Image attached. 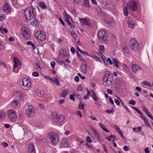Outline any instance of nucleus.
<instances>
[{
  "mask_svg": "<svg viewBox=\"0 0 153 153\" xmlns=\"http://www.w3.org/2000/svg\"><path fill=\"white\" fill-rule=\"evenodd\" d=\"M32 74L33 76L36 77H37L39 75V73L36 71L33 72Z\"/></svg>",
  "mask_w": 153,
  "mask_h": 153,
  "instance_id": "60",
  "label": "nucleus"
},
{
  "mask_svg": "<svg viewBox=\"0 0 153 153\" xmlns=\"http://www.w3.org/2000/svg\"><path fill=\"white\" fill-rule=\"evenodd\" d=\"M31 106H28V108L25 110V114L28 117H32L33 115L34 111Z\"/></svg>",
  "mask_w": 153,
  "mask_h": 153,
  "instance_id": "9",
  "label": "nucleus"
},
{
  "mask_svg": "<svg viewBox=\"0 0 153 153\" xmlns=\"http://www.w3.org/2000/svg\"><path fill=\"white\" fill-rule=\"evenodd\" d=\"M140 69H141L139 66L136 65H133L131 67L132 70L134 73H135L137 70Z\"/></svg>",
  "mask_w": 153,
  "mask_h": 153,
  "instance_id": "19",
  "label": "nucleus"
},
{
  "mask_svg": "<svg viewBox=\"0 0 153 153\" xmlns=\"http://www.w3.org/2000/svg\"><path fill=\"white\" fill-rule=\"evenodd\" d=\"M35 93L39 97H41L44 95V92L39 90H37L36 91Z\"/></svg>",
  "mask_w": 153,
  "mask_h": 153,
  "instance_id": "26",
  "label": "nucleus"
},
{
  "mask_svg": "<svg viewBox=\"0 0 153 153\" xmlns=\"http://www.w3.org/2000/svg\"><path fill=\"white\" fill-rule=\"evenodd\" d=\"M128 10L127 7H125L123 10V13L124 16H127L128 15Z\"/></svg>",
  "mask_w": 153,
  "mask_h": 153,
  "instance_id": "43",
  "label": "nucleus"
},
{
  "mask_svg": "<svg viewBox=\"0 0 153 153\" xmlns=\"http://www.w3.org/2000/svg\"><path fill=\"white\" fill-rule=\"evenodd\" d=\"M110 7L109 8V10H114L115 8V5L114 3L113 2H111L110 3Z\"/></svg>",
  "mask_w": 153,
  "mask_h": 153,
  "instance_id": "36",
  "label": "nucleus"
},
{
  "mask_svg": "<svg viewBox=\"0 0 153 153\" xmlns=\"http://www.w3.org/2000/svg\"><path fill=\"white\" fill-rule=\"evenodd\" d=\"M103 84L106 86L110 85L112 82L108 79L106 75H105L103 79Z\"/></svg>",
  "mask_w": 153,
  "mask_h": 153,
  "instance_id": "11",
  "label": "nucleus"
},
{
  "mask_svg": "<svg viewBox=\"0 0 153 153\" xmlns=\"http://www.w3.org/2000/svg\"><path fill=\"white\" fill-rule=\"evenodd\" d=\"M15 94L17 96H18L20 98H21L23 97V95L21 91H17L16 92Z\"/></svg>",
  "mask_w": 153,
  "mask_h": 153,
  "instance_id": "42",
  "label": "nucleus"
},
{
  "mask_svg": "<svg viewBox=\"0 0 153 153\" xmlns=\"http://www.w3.org/2000/svg\"><path fill=\"white\" fill-rule=\"evenodd\" d=\"M31 24L34 27H37L38 26V21L36 18V16H35L34 21L31 23Z\"/></svg>",
  "mask_w": 153,
  "mask_h": 153,
  "instance_id": "30",
  "label": "nucleus"
},
{
  "mask_svg": "<svg viewBox=\"0 0 153 153\" xmlns=\"http://www.w3.org/2000/svg\"><path fill=\"white\" fill-rule=\"evenodd\" d=\"M24 13L26 19L28 21L31 20L34 17H35V16H36L34 14V9L30 7L26 8Z\"/></svg>",
  "mask_w": 153,
  "mask_h": 153,
  "instance_id": "1",
  "label": "nucleus"
},
{
  "mask_svg": "<svg viewBox=\"0 0 153 153\" xmlns=\"http://www.w3.org/2000/svg\"><path fill=\"white\" fill-rule=\"evenodd\" d=\"M91 129L94 133V134L95 135V137L96 138H98L99 139V135L97 132V131L91 125L90 126Z\"/></svg>",
  "mask_w": 153,
  "mask_h": 153,
  "instance_id": "21",
  "label": "nucleus"
},
{
  "mask_svg": "<svg viewBox=\"0 0 153 153\" xmlns=\"http://www.w3.org/2000/svg\"><path fill=\"white\" fill-rule=\"evenodd\" d=\"M84 6L85 7H90L89 4V1L88 0H85L84 1Z\"/></svg>",
  "mask_w": 153,
  "mask_h": 153,
  "instance_id": "38",
  "label": "nucleus"
},
{
  "mask_svg": "<svg viewBox=\"0 0 153 153\" xmlns=\"http://www.w3.org/2000/svg\"><path fill=\"white\" fill-rule=\"evenodd\" d=\"M122 83H120L119 82L116 83L115 86L117 91L119 92H122L123 89L121 88Z\"/></svg>",
  "mask_w": 153,
  "mask_h": 153,
  "instance_id": "13",
  "label": "nucleus"
},
{
  "mask_svg": "<svg viewBox=\"0 0 153 153\" xmlns=\"http://www.w3.org/2000/svg\"><path fill=\"white\" fill-rule=\"evenodd\" d=\"M5 116V114L4 112H1L0 113V120L2 118H4Z\"/></svg>",
  "mask_w": 153,
  "mask_h": 153,
  "instance_id": "48",
  "label": "nucleus"
},
{
  "mask_svg": "<svg viewBox=\"0 0 153 153\" xmlns=\"http://www.w3.org/2000/svg\"><path fill=\"white\" fill-rule=\"evenodd\" d=\"M106 24L111 26H114L115 25V23L113 20L111 19L106 18L104 20Z\"/></svg>",
  "mask_w": 153,
  "mask_h": 153,
  "instance_id": "15",
  "label": "nucleus"
},
{
  "mask_svg": "<svg viewBox=\"0 0 153 153\" xmlns=\"http://www.w3.org/2000/svg\"><path fill=\"white\" fill-rule=\"evenodd\" d=\"M12 104H13L14 105L16 106H19L20 105L19 101H17L15 100H13L12 102Z\"/></svg>",
  "mask_w": 153,
  "mask_h": 153,
  "instance_id": "39",
  "label": "nucleus"
},
{
  "mask_svg": "<svg viewBox=\"0 0 153 153\" xmlns=\"http://www.w3.org/2000/svg\"><path fill=\"white\" fill-rule=\"evenodd\" d=\"M129 104H131L132 105H134L136 104V102L135 101L132 100H131L129 101L128 102Z\"/></svg>",
  "mask_w": 153,
  "mask_h": 153,
  "instance_id": "58",
  "label": "nucleus"
},
{
  "mask_svg": "<svg viewBox=\"0 0 153 153\" xmlns=\"http://www.w3.org/2000/svg\"><path fill=\"white\" fill-rule=\"evenodd\" d=\"M55 62L54 61H52L51 62V67L54 69L55 66Z\"/></svg>",
  "mask_w": 153,
  "mask_h": 153,
  "instance_id": "61",
  "label": "nucleus"
},
{
  "mask_svg": "<svg viewBox=\"0 0 153 153\" xmlns=\"http://www.w3.org/2000/svg\"><path fill=\"white\" fill-rule=\"evenodd\" d=\"M79 51L82 54L85 55V56H89V54L87 52H85L84 51L82 50H79Z\"/></svg>",
  "mask_w": 153,
  "mask_h": 153,
  "instance_id": "49",
  "label": "nucleus"
},
{
  "mask_svg": "<svg viewBox=\"0 0 153 153\" xmlns=\"http://www.w3.org/2000/svg\"><path fill=\"white\" fill-rule=\"evenodd\" d=\"M58 116V114L55 112L53 113L52 114V117L53 120L56 122H57Z\"/></svg>",
  "mask_w": 153,
  "mask_h": 153,
  "instance_id": "27",
  "label": "nucleus"
},
{
  "mask_svg": "<svg viewBox=\"0 0 153 153\" xmlns=\"http://www.w3.org/2000/svg\"><path fill=\"white\" fill-rule=\"evenodd\" d=\"M58 118L57 122L60 123L63 121L65 119V117L62 115H59Z\"/></svg>",
  "mask_w": 153,
  "mask_h": 153,
  "instance_id": "31",
  "label": "nucleus"
},
{
  "mask_svg": "<svg viewBox=\"0 0 153 153\" xmlns=\"http://www.w3.org/2000/svg\"><path fill=\"white\" fill-rule=\"evenodd\" d=\"M59 64L60 65L63 66L65 68H66L67 67V66H66V65L65 63L64 62L62 61H60L59 62Z\"/></svg>",
  "mask_w": 153,
  "mask_h": 153,
  "instance_id": "56",
  "label": "nucleus"
},
{
  "mask_svg": "<svg viewBox=\"0 0 153 153\" xmlns=\"http://www.w3.org/2000/svg\"><path fill=\"white\" fill-rule=\"evenodd\" d=\"M0 29L1 30H0V32H1L2 33H3V31L5 33H7V29L2 26H1L0 27Z\"/></svg>",
  "mask_w": 153,
  "mask_h": 153,
  "instance_id": "40",
  "label": "nucleus"
},
{
  "mask_svg": "<svg viewBox=\"0 0 153 153\" xmlns=\"http://www.w3.org/2000/svg\"><path fill=\"white\" fill-rule=\"evenodd\" d=\"M80 22L82 24H84L85 25H87L88 26H90V22L88 21L87 20V18H81L79 19Z\"/></svg>",
  "mask_w": 153,
  "mask_h": 153,
  "instance_id": "14",
  "label": "nucleus"
},
{
  "mask_svg": "<svg viewBox=\"0 0 153 153\" xmlns=\"http://www.w3.org/2000/svg\"><path fill=\"white\" fill-rule=\"evenodd\" d=\"M48 137L52 144H55L58 141L57 134L53 132H51L48 134Z\"/></svg>",
  "mask_w": 153,
  "mask_h": 153,
  "instance_id": "4",
  "label": "nucleus"
},
{
  "mask_svg": "<svg viewBox=\"0 0 153 153\" xmlns=\"http://www.w3.org/2000/svg\"><path fill=\"white\" fill-rule=\"evenodd\" d=\"M40 7L43 9H46L47 8L45 4V3L42 2H39V4Z\"/></svg>",
  "mask_w": 153,
  "mask_h": 153,
  "instance_id": "41",
  "label": "nucleus"
},
{
  "mask_svg": "<svg viewBox=\"0 0 153 153\" xmlns=\"http://www.w3.org/2000/svg\"><path fill=\"white\" fill-rule=\"evenodd\" d=\"M127 23L129 27L131 28H133L134 27V23L131 19H129L128 20Z\"/></svg>",
  "mask_w": 153,
  "mask_h": 153,
  "instance_id": "28",
  "label": "nucleus"
},
{
  "mask_svg": "<svg viewBox=\"0 0 153 153\" xmlns=\"http://www.w3.org/2000/svg\"><path fill=\"white\" fill-rule=\"evenodd\" d=\"M99 48H100V50L102 52H103L105 51V48H104V46L103 45H100L99 46Z\"/></svg>",
  "mask_w": 153,
  "mask_h": 153,
  "instance_id": "53",
  "label": "nucleus"
},
{
  "mask_svg": "<svg viewBox=\"0 0 153 153\" xmlns=\"http://www.w3.org/2000/svg\"><path fill=\"white\" fill-rule=\"evenodd\" d=\"M91 93L92 94V95H91V96L93 100L96 101L98 100V98L96 96V94L94 92V91L93 90H92L91 91Z\"/></svg>",
  "mask_w": 153,
  "mask_h": 153,
  "instance_id": "34",
  "label": "nucleus"
},
{
  "mask_svg": "<svg viewBox=\"0 0 153 153\" xmlns=\"http://www.w3.org/2000/svg\"><path fill=\"white\" fill-rule=\"evenodd\" d=\"M68 24V25L70 26V27L72 29H73L74 28V25L71 23L70 21L69 20H67V22H66Z\"/></svg>",
  "mask_w": 153,
  "mask_h": 153,
  "instance_id": "51",
  "label": "nucleus"
},
{
  "mask_svg": "<svg viewBox=\"0 0 153 153\" xmlns=\"http://www.w3.org/2000/svg\"><path fill=\"white\" fill-rule=\"evenodd\" d=\"M27 45H31L33 48H35V45L34 44L32 43L31 41H28L27 42Z\"/></svg>",
  "mask_w": 153,
  "mask_h": 153,
  "instance_id": "50",
  "label": "nucleus"
},
{
  "mask_svg": "<svg viewBox=\"0 0 153 153\" xmlns=\"http://www.w3.org/2000/svg\"><path fill=\"white\" fill-rule=\"evenodd\" d=\"M99 125L100 127L105 131L107 132H109V131L105 128V125H103L102 123H99Z\"/></svg>",
  "mask_w": 153,
  "mask_h": 153,
  "instance_id": "32",
  "label": "nucleus"
},
{
  "mask_svg": "<svg viewBox=\"0 0 153 153\" xmlns=\"http://www.w3.org/2000/svg\"><path fill=\"white\" fill-rule=\"evenodd\" d=\"M129 8L133 11H136L137 9V3L135 1L131 0L128 4Z\"/></svg>",
  "mask_w": 153,
  "mask_h": 153,
  "instance_id": "7",
  "label": "nucleus"
},
{
  "mask_svg": "<svg viewBox=\"0 0 153 153\" xmlns=\"http://www.w3.org/2000/svg\"><path fill=\"white\" fill-rule=\"evenodd\" d=\"M98 38L101 41H104L105 42H107V35L106 32L104 30L100 31L97 34Z\"/></svg>",
  "mask_w": 153,
  "mask_h": 153,
  "instance_id": "5",
  "label": "nucleus"
},
{
  "mask_svg": "<svg viewBox=\"0 0 153 153\" xmlns=\"http://www.w3.org/2000/svg\"><path fill=\"white\" fill-rule=\"evenodd\" d=\"M112 60L113 62L114 65L117 68H119L121 64L118 60L116 58H114Z\"/></svg>",
  "mask_w": 153,
  "mask_h": 153,
  "instance_id": "18",
  "label": "nucleus"
},
{
  "mask_svg": "<svg viewBox=\"0 0 153 153\" xmlns=\"http://www.w3.org/2000/svg\"><path fill=\"white\" fill-rule=\"evenodd\" d=\"M61 146L62 148H67L68 146L67 141L66 140H63L61 143Z\"/></svg>",
  "mask_w": 153,
  "mask_h": 153,
  "instance_id": "24",
  "label": "nucleus"
},
{
  "mask_svg": "<svg viewBox=\"0 0 153 153\" xmlns=\"http://www.w3.org/2000/svg\"><path fill=\"white\" fill-rule=\"evenodd\" d=\"M85 106V104H82L81 102H80V103L78 104L79 108L80 109H83L84 108Z\"/></svg>",
  "mask_w": 153,
  "mask_h": 153,
  "instance_id": "46",
  "label": "nucleus"
},
{
  "mask_svg": "<svg viewBox=\"0 0 153 153\" xmlns=\"http://www.w3.org/2000/svg\"><path fill=\"white\" fill-rule=\"evenodd\" d=\"M91 57L93 58L94 59L96 60L97 61H99L100 58L99 57L95 55H93Z\"/></svg>",
  "mask_w": 153,
  "mask_h": 153,
  "instance_id": "59",
  "label": "nucleus"
},
{
  "mask_svg": "<svg viewBox=\"0 0 153 153\" xmlns=\"http://www.w3.org/2000/svg\"><path fill=\"white\" fill-rule=\"evenodd\" d=\"M22 84L23 86L27 87H30V79L26 77L23 78L22 80Z\"/></svg>",
  "mask_w": 153,
  "mask_h": 153,
  "instance_id": "10",
  "label": "nucleus"
},
{
  "mask_svg": "<svg viewBox=\"0 0 153 153\" xmlns=\"http://www.w3.org/2000/svg\"><path fill=\"white\" fill-rule=\"evenodd\" d=\"M143 84L145 85H147L150 87L152 86L151 83L147 81L143 82Z\"/></svg>",
  "mask_w": 153,
  "mask_h": 153,
  "instance_id": "45",
  "label": "nucleus"
},
{
  "mask_svg": "<svg viewBox=\"0 0 153 153\" xmlns=\"http://www.w3.org/2000/svg\"><path fill=\"white\" fill-rule=\"evenodd\" d=\"M122 47L125 55L126 56H128L129 54V51L128 49L125 45H123Z\"/></svg>",
  "mask_w": 153,
  "mask_h": 153,
  "instance_id": "23",
  "label": "nucleus"
},
{
  "mask_svg": "<svg viewBox=\"0 0 153 153\" xmlns=\"http://www.w3.org/2000/svg\"><path fill=\"white\" fill-rule=\"evenodd\" d=\"M109 137L111 139H114L115 140H117L118 139L117 138L116 136L114 135H110L109 136Z\"/></svg>",
  "mask_w": 153,
  "mask_h": 153,
  "instance_id": "52",
  "label": "nucleus"
},
{
  "mask_svg": "<svg viewBox=\"0 0 153 153\" xmlns=\"http://www.w3.org/2000/svg\"><path fill=\"white\" fill-rule=\"evenodd\" d=\"M51 80L54 82L56 85H59V82L57 79H56L54 77H53L52 79H51Z\"/></svg>",
  "mask_w": 153,
  "mask_h": 153,
  "instance_id": "35",
  "label": "nucleus"
},
{
  "mask_svg": "<svg viewBox=\"0 0 153 153\" xmlns=\"http://www.w3.org/2000/svg\"><path fill=\"white\" fill-rule=\"evenodd\" d=\"M141 129V128L140 127H138L137 128H134L133 129V130L136 132H137L138 131H140Z\"/></svg>",
  "mask_w": 153,
  "mask_h": 153,
  "instance_id": "47",
  "label": "nucleus"
},
{
  "mask_svg": "<svg viewBox=\"0 0 153 153\" xmlns=\"http://www.w3.org/2000/svg\"><path fill=\"white\" fill-rule=\"evenodd\" d=\"M13 60L14 62V70L19 65L20 62L19 60L16 57H14L13 58Z\"/></svg>",
  "mask_w": 153,
  "mask_h": 153,
  "instance_id": "20",
  "label": "nucleus"
},
{
  "mask_svg": "<svg viewBox=\"0 0 153 153\" xmlns=\"http://www.w3.org/2000/svg\"><path fill=\"white\" fill-rule=\"evenodd\" d=\"M129 45L131 49L134 52L138 51L140 49L139 43L134 38L131 39Z\"/></svg>",
  "mask_w": 153,
  "mask_h": 153,
  "instance_id": "2",
  "label": "nucleus"
},
{
  "mask_svg": "<svg viewBox=\"0 0 153 153\" xmlns=\"http://www.w3.org/2000/svg\"><path fill=\"white\" fill-rule=\"evenodd\" d=\"M28 147V152L29 153H35L34 146L33 144H29Z\"/></svg>",
  "mask_w": 153,
  "mask_h": 153,
  "instance_id": "16",
  "label": "nucleus"
},
{
  "mask_svg": "<svg viewBox=\"0 0 153 153\" xmlns=\"http://www.w3.org/2000/svg\"><path fill=\"white\" fill-rule=\"evenodd\" d=\"M115 129L119 133L120 136L123 138H124L123 134L121 130L117 126H115Z\"/></svg>",
  "mask_w": 153,
  "mask_h": 153,
  "instance_id": "29",
  "label": "nucleus"
},
{
  "mask_svg": "<svg viewBox=\"0 0 153 153\" xmlns=\"http://www.w3.org/2000/svg\"><path fill=\"white\" fill-rule=\"evenodd\" d=\"M2 9L4 13H6L10 11V8L8 3H6L4 4V5Z\"/></svg>",
  "mask_w": 153,
  "mask_h": 153,
  "instance_id": "17",
  "label": "nucleus"
},
{
  "mask_svg": "<svg viewBox=\"0 0 153 153\" xmlns=\"http://www.w3.org/2000/svg\"><path fill=\"white\" fill-rule=\"evenodd\" d=\"M123 149L124 151H128L129 150V148L127 146H124L123 147Z\"/></svg>",
  "mask_w": 153,
  "mask_h": 153,
  "instance_id": "64",
  "label": "nucleus"
},
{
  "mask_svg": "<svg viewBox=\"0 0 153 153\" xmlns=\"http://www.w3.org/2000/svg\"><path fill=\"white\" fill-rule=\"evenodd\" d=\"M7 115L10 120L13 122H15L17 120V114L16 111L13 109L8 111Z\"/></svg>",
  "mask_w": 153,
  "mask_h": 153,
  "instance_id": "3",
  "label": "nucleus"
},
{
  "mask_svg": "<svg viewBox=\"0 0 153 153\" xmlns=\"http://www.w3.org/2000/svg\"><path fill=\"white\" fill-rule=\"evenodd\" d=\"M109 80H110L111 81H112L113 80V75L112 74H111L107 76Z\"/></svg>",
  "mask_w": 153,
  "mask_h": 153,
  "instance_id": "55",
  "label": "nucleus"
},
{
  "mask_svg": "<svg viewBox=\"0 0 153 153\" xmlns=\"http://www.w3.org/2000/svg\"><path fill=\"white\" fill-rule=\"evenodd\" d=\"M2 144L4 148L7 147L8 146V143H7L5 142H2Z\"/></svg>",
  "mask_w": 153,
  "mask_h": 153,
  "instance_id": "63",
  "label": "nucleus"
},
{
  "mask_svg": "<svg viewBox=\"0 0 153 153\" xmlns=\"http://www.w3.org/2000/svg\"><path fill=\"white\" fill-rule=\"evenodd\" d=\"M35 37L39 40V42H43L46 39L45 34L42 31H38L35 34Z\"/></svg>",
  "mask_w": 153,
  "mask_h": 153,
  "instance_id": "6",
  "label": "nucleus"
},
{
  "mask_svg": "<svg viewBox=\"0 0 153 153\" xmlns=\"http://www.w3.org/2000/svg\"><path fill=\"white\" fill-rule=\"evenodd\" d=\"M22 33L24 38L26 39H29L30 38V36L29 33V30L26 27H23L22 28Z\"/></svg>",
  "mask_w": 153,
  "mask_h": 153,
  "instance_id": "8",
  "label": "nucleus"
},
{
  "mask_svg": "<svg viewBox=\"0 0 153 153\" xmlns=\"http://www.w3.org/2000/svg\"><path fill=\"white\" fill-rule=\"evenodd\" d=\"M71 34L72 38L76 41V39L77 37L76 34L74 31H71Z\"/></svg>",
  "mask_w": 153,
  "mask_h": 153,
  "instance_id": "44",
  "label": "nucleus"
},
{
  "mask_svg": "<svg viewBox=\"0 0 153 153\" xmlns=\"http://www.w3.org/2000/svg\"><path fill=\"white\" fill-rule=\"evenodd\" d=\"M75 96V94H74L73 95H71L70 96V99L74 101H75V98L74 97V96Z\"/></svg>",
  "mask_w": 153,
  "mask_h": 153,
  "instance_id": "62",
  "label": "nucleus"
},
{
  "mask_svg": "<svg viewBox=\"0 0 153 153\" xmlns=\"http://www.w3.org/2000/svg\"><path fill=\"white\" fill-rule=\"evenodd\" d=\"M77 54L78 57L79 58L80 60L82 61H83V57L82 56V55H81L77 51L76 52Z\"/></svg>",
  "mask_w": 153,
  "mask_h": 153,
  "instance_id": "54",
  "label": "nucleus"
},
{
  "mask_svg": "<svg viewBox=\"0 0 153 153\" xmlns=\"http://www.w3.org/2000/svg\"><path fill=\"white\" fill-rule=\"evenodd\" d=\"M146 114L153 120V117H152V116L150 112L149 111L147 113H146Z\"/></svg>",
  "mask_w": 153,
  "mask_h": 153,
  "instance_id": "57",
  "label": "nucleus"
},
{
  "mask_svg": "<svg viewBox=\"0 0 153 153\" xmlns=\"http://www.w3.org/2000/svg\"><path fill=\"white\" fill-rule=\"evenodd\" d=\"M100 4L102 5V7L104 9L109 10V8L110 7V5L109 2L106 1L104 3V2L103 1H100Z\"/></svg>",
  "mask_w": 153,
  "mask_h": 153,
  "instance_id": "12",
  "label": "nucleus"
},
{
  "mask_svg": "<svg viewBox=\"0 0 153 153\" xmlns=\"http://www.w3.org/2000/svg\"><path fill=\"white\" fill-rule=\"evenodd\" d=\"M97 53L99 56H100L101 57L102 59H103V62L104 63H105V64L106 65H108V63L107 61H105V60L106 59V57L105 56H104L102 54V53L100 51H97Z\"/></svg>",
  "mask_w": 153,
  "mask_h": 153,
  "instance_id": "22",
  "label": "nucleus"
},
{
  "mask_svg": "<svg viewBox=\"0 0 153 153\" xmlns=\"http://www.w3.org/2000/svg\"><path fill=\"white\" fill-rule=\"evenodd\" d=\"M69 94L68 90H64L60 94V96L61 97H65Z\"/></svg>",
  "mask_w": 153,
  "mask_h": 153,
  "instance_id": "33",
  "label": "nucleus"
},
{
  "mask_svg": "<svg viewBox=\"0 0 153 153\" xmlns=\"http://www.w3.org/2000/svg\"><path fill=\"white\" fill-rule=\"evenodd\" d=\"M97 11L98 15L101 16H103L104 15V13L102 11V9L100 8H97Z\"/></svg>",
  "mask_w": 153,
  "mask_h": 153,
  "instance_id": "37",
  "label": "nucleus"
},
{
  "mask_svg": "<svg viewBox=\"0 0 153 153\" xmlns=\"http://www.w3.org/2000/svg\"><path fill=\"white\" fill-rule=\"evenodd\" d=\"M81 71L85 74L87 73V64L83 65H82L80 67Z\"/></svg>",
  "mask_w": 153,
  "mask_h": 153,
  "instance_id": "25",
  "label": "nucleus"
}]
</instances>
